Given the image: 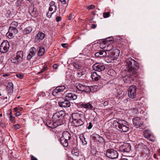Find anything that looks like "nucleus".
Listing matches in <instances>:
<instances>
[{
    "instance_id": "obj_1",
    "label": "nucleus",
    "mask_w": 160,
    "mask_h": 160,
    "mask_svg": "<svg viewBox=\"0 0 160 160\" xmlns=\"http://www.w3.org/2000/svg\"><path fill=\"white\" fill-rule=\"evenodd\" d=\"M127 75L123 77V80L125 82L129 83L133 80V78L136 77L137 71L139 68L138 63L131 58H128L126 61Z\"/></svg>"
},
{
    "instance_id": "obj_2",
    "label": "nucleus",
    "mask_w": 160,
    "mask_h": 160,
    "mask_svg": "<svg viewBox=\"0 0 160 160\" xmlns=\"http://www.w3.org/2000/svg\"><path fill=\"white\" fill-rule=\"evenodd\" d=\"M115 124L116 127L121 131L126 132L129 130L127 122L124 120H119L115 122Z\"/></svg>"
},
{
    "instance_id": "obj_3",
    "label": "nucleus",
    "mask_w": 160,
    "mask_h": 160,
    "mask_svg": "<svg viewBox=\"0 0 160 160\" xmlns=\"http://www.w3.org/2000/svg\"><path fill=\"white\" fill-rule=\"evenodd\" d=\"M64 112L61 111L54 114L52 117V119L57 123H61L62 121Z\"/></svg>"
},
{
    "instance_id": "obj_4",
    "label": "nucleus",
    "mask_w": 160,
    "mask_h": 160,
    "mask_svg": "<svg viewBox=\"0 0 160 160\" xmlns=\"http://www.w3.org/2000/svg\"><path fill=\"white\" fill-rule=\"evenodd\" d=\"M112 38H109L106 40L105 43L104 44V46L102 48L106 49L107 51H109L112 50L113 48V45L112 44L114 42V41L112 39H111Z\"/></svg>"
},
{
    "instance_id": "obj_5",
    "label": "nucleus",
    "mask_w": 160,
    "mask_h": 160,
    "mask_svg": "<svg viewBox=\"0 0 160 160\" xmlns=\"http://www.w3.org/2000/svg\"><path fill=\"white\" fill-rule=\"evenodd\" d=\"M106 156L110 159H115L118 157V154L116 150L113 149H108L107 151Z\"/></svg>"
},
{
    "instance_id": "obj_6",
    "label": "nucleus",
    "mask_w": 160,
    "mask_h": 160,
    "mask_svg": "<svg viewBox=\"0 0 160 160\" xmlns=\"http://www.w3.org/2000/svg\"><path fill=\"white\" fill-rule=\"evenodd\" d=\"M137 87L134 85L131 86L128 89V95L129 97L132 99L135 98L136 95Z\"/></svg>"
},
{
    "instance_id": "obj_7",
    "label": "nucleus",
    "mask_w": 160,
    "mask_h": 160,
    "mask_svg": "<svg viewBox=\"0 0 160 160\" xmlns=\"http://www.w3.org/2000/svg\"><path fill=\"white\" fill-rule=\"evenodd\" d=\"M132 122L134 126H137V128H139L140 129H144L146 127L143 125V122L139 117H135L132 119Z\"/></svg>"
},
{
    "instance_id": "obj_8",
    "label": "nucleus",
    "mask_w": 160,
    "mask_h": 160,
    "mask_svg": "<svg viewBox=\"0 0 160 160\" xmlns=\"http://www.w3.org/2000/svg\"><path fill=\"white\" fill-rule=\"evenodd\" d=\"M9 43L7 40L4 41L0 46V51L2 53L7 52L9 48Z\"/></svg>"
},
{
    "instance_id": "obj_9",
    "label": "nucleus",
    "mask_w": 160,
    "mask_h": 160,
    "mask_svg": "<svg viewBox=\"0 0 160 160\" xmlns=\"http://www.w3.org/2000/svg\"><path fill=\"white\" fill-rule=\"evenodd\" d=\"M18 32V31L16 28L10 27L8 32L6 33V36L9 38H12Z\"/></svg>"
},
{
    "instance_id": "obj_10",
    "label": "nucleus",
    "mask_w": 160,
    "mask_h": 160,
    "mask_svg": "<svg viewBox=\"0 0 160 160\" xmlns=\"http://www.w3.org/2000/svg\"><path fill=\"white\" fill-rule=\"evenodd\" d=\"M131 150V145L128 143H124L119 148V151L122 152H128Z\"/></svg>"
},
{
    "instance_id": "obj_11",
    "label": "nucleus",
    "mask_w": 160,
    "mask_h": 160,
    "mask_svg": "<svg viewBox=\"0 0 160 160\" xmlns=\"http://www.w3.org/2000/svg\"><path fill=\"white\" fill-rule=\"evenodd\" d=\"M92 68L94 71L99 72L104 70L105 67L102 63H96L93 65Z\"/></svg>"
},
{
    "instance_id": "obj_12",
    "label": "nucleus",
    "mask_w": 160,
    "mask_h": 160,
    "mask_svg": "<svg viewBox=\"0 0 160 160\" xmlns=\"http://www.w3.org/2000/svg\"><path fill=\"white\" fill-rule=\"evenodd\" d=\"M65 87L64 86H60L57 87L52 92V94L54 96H56L58 93L63 92L65 89Z\"/></svg>"
},
{
    "instance_id": "obj_13",
    "label": "nucleus",
    "mask_w": 160,
    "mask_h": 160,
    "mask_svg": "<svg viewBox=\"0 0 160 160\" xmlns=\"http://www.w3.org/2000/svg\"><path fill=\"white\" fill-rule=\"evenodd\" d=\"M78 89L81 91L85 92H89L91 91L90 87L82 84H79L77 86Z\"/></svg>"
},
{
    "instance_id": "obj_14",
    "label": "nucleus",
    "mask_w": 160,
    "mask_h": 160,
    "mask_svg": "<svg viewBox=\"0 0 160 160\" xmlns=\"http://www.w3.org/2000/svg\"><path fill=\"white\" fill-rule=\"evenodd\" d=\"M46 124L48 126L52 128H55L58 126L61 125V123H57L55 122H54L53 120L52 121H48L46 122Z\"/></svg>"
},
{
    "instance_id": "obj_15",
    "label": "nucleus",
    "mask_w": 160,
    "mask_h": 160,
    "mask_svg": "<svg viewBox=\"0 0 160 160\" xmlns=\"http://www.w3.org/2000/svg\"><path fill=\"white\" fill-rule=\"evenodd\" d=\"M49 11H52L53 10V12L51 13V14L56 12L57 10V7L55 5V3L54 1H51L49 3Z\"/></svg>"
},
{
    "instance_id": "obj_16",
    "label": "nucleus",
    "mask_w": 160,
    "mask_h": 160,
    "mask_svg": "<svg viewBox=\"0 0 160 160\" xmlns=\"http://www.w3.org/2000/svg\"><path fill=\"white\" fill-rule=\"evenodd\" d=\"M58 104L60 107L62 108L69 107L71 105L70 102L67 99L64 101L58 102Z\"/></svg>"
},
{
    "instance_id": "obj_17",
    "label": "nucleus",
    "mask_w": 160,
    "mask_h": 160,
    "mask_svg": "<svg viewBox=\"0 0 160 160\" xmlns=\"http://www.w3.org/2000/svg\"><path fill=\"white\" fill-rule=\"evenodd\" d=\"M77 96L74 93H68L66 96V99L69 100H75L77 98Z\"/></svg>"
},
{
    "instance_id": "obj_18",
    "label": "nucleus",
    "mask_w": 160,
    "mask_h": 160,
    "mask_svg": "<svg viewBox=\"0 0 160 160\" xmlns=\"http://www.w3.org/2000/svg\"><path fill=\"white\" fill-rule=\"evenodd\" d=\"M72 120H76L78 119L83 118L82 114L78 113H73L72 114Z\"/></svg>"
},
{
    "instance_id": "obj_19",
    "label": "nucleus",
    "mask_w": 160,
    "mask_h": 160,
    "mask_svg": "<svg viewBox=\"0 0 160 160\" xmlns=\"http://www.w3.org/2000/svg\"><path fill=\"white\" fill-rule=\"evenodd\" d=\"M83 118L78 119L76 120H72V122L76 127H79L82 125L84 122L82 120Z\"/></svg>"
},
{
    "instance_id": "obj_20",
    "label": "nucleus",
    "mask_w": 160,
    "mask_h": 160,
    "mask_svg": "<svg viewBox=\"0 0 160 160\" xmlns=\"http://www.w3.org/2000/svg\"><path fill=\"white\" fill-rule=\"evenodd\" d=\"M106 61L108 63H110L114 62V60H116V58H114L111 54L105 58Z\"/></svg>"
},
{
    "instance_id": "obj_21",
    "label": "nucleus",
    "mask_w": 160,
    "mask_h": 160,
    "mask_svg": "<svg viewBox=\"0 0 160 160\" xmlns=\"http://www.w3.org/2000/svg\"><path fill=\"white\" fill-rule=\"evenodd\" d=\"M23 57V52L22 51L18 52L17 53L16 56L15 57L18 62H20L22 60Z\"/></svg>"
},
{
    "instance_id": "obj_22",
    "label": "nucleus",
    "mask_w": 160,
    "mask_h": 160,
    "mask_svg": "<svg viewBox=\"0 0 160 160\" xmlns=\"http://www.w3.org/2000/svg\"><path fill=\"white\" fill-rule=\"evenodd\" d=\"M82 107L84 108H87L91 110L94 109V107L89 102L83 103L82 104Z\"/></svg>"
},
{
    "instance_id": "obj_23",
    "label": "nucleus",
    "mask_w": 160,
    "mask_h": 160,
    "mask_svg": "<svg viewBox=\"0 0 160 160\" xmlns=\"http://www.w3.org/2000/svg\"><path fill=\"white\" fill-rule=\"evenodd\" d=\"M61 138H63L64 139L67 140H69L71 138V135L67 131L63 132L62 133V136Z\"/></svg>"
},
{
    "instance_id": "obj_24",
    "label": "nucleus",
    "mask_w": 160,
    "mask_h": 160,
    "mask_svg": "<svg viewBox=\"0 0 160 160\" xmlns=\"http://www.w3.org/2000/svg\"><path fill=\"white\" fill-rule=\"evenodd\" d=\"M45 34L42 32H39L36 35V39L37 40H42L45 37Z\"/></svg>"
},
{
    "instance_id": "obj_25",
    "label": "nucleus",
    "mask_w": 160,
    "mask_h": 160,
    "mask_svg": "<svg viewBox=\"0 0 160 160\" xmlns=\"http://www.w3.org/2000/svg\"><path fill=\"white\" fill-rule=\"evenodd\" d=\"M91 78L95 80H98L101 78L100 76L98 75L97 72H94L92 73Z\"/></svg>"
},
{
    "instance_id": "obj_26",
    "label": "nucleus",
    "mask_w": 160,
    "mask_h": 160,
    "mask_svg": "<svg viewBox=\"0 0 160 160\" xmlns=\"http://www.w3.org/2000/svg\"><path fill=\"white\" fill-rule=\"evenodd\" d=\"M120 51L117 49H114L111 53V54L114 58H116L117 59V58L119 56Z\"/></svg>"
},
{
    "instance_id": "obj_27",
    "label": "nucleus",
    "mask_w": 160,
    "mask_h": 160,
    "mask_svg": "<svg viewBox=\"0 0 160 160\" xmlns=\"http://www.w3.org/2000/svg\"><path fill=\"white\" fill-rule=\"evenodd\" d=\"M60 141L61 143L63 146L67 147L68 145V140L64 139L63 138H60Z\"/></svg>"
},
{
    "instance_id": "obj_28",
    "label": "nucleus",
    "mask_w": 160,
    "mask_h": 160,
    "mask_svg": "<svg viewBox=\"0 0 160 160\" xmlns=\"http://www.w3.org/2000/svg\"><path fill=\"white\" fill-rule=\"evenodd\" d=\"M73 65L75 68L78 69H81L82 67V64L80 63L79 62H76L74 63L73 64Z\"/></svg>"
},
{
    "instance_id": "obj_29",
    "label": "nucleus",
    "mask_w": 160,
    "mask_h": 160,
    "mask_svg": "<svg viewBox=\"0 0 160 160\" xmlns=\"http://www.w3.org/2000/svg\"><path fill=\"white\" fill-rule=\"evenodd\" d=\"M32 30V28L31 27H28L24 29L23 33L25 34H28L30 33Z\"/></svg>"
},
{
    "instance_id": "obj_30",
    "label": "nucleus",
    "mask_w": 160,
    "mask_h": 160,
    "mask_svg": "<svg viewBox=\"0 0 160 160\" xmlns=\"http://www.w3.org/2000/svg\"><path fill=\"white\" fill-rule=\"evenodd\" d=\"M45 52V49L44 48L39 47L38 52V55L39 56H42Z\"/></svg>"
},
{
    "instance_id": "obj_31",
    "label": "nucleus",
    "mask_w": 160,
    "mask_h": 160,
    "mask_svg": "<svg viewBox=\"0 0 160 160\" xmlns=\"http://www.w3.org/2000/svg\"><path fill=\"white\" fill-rule=\"evenodd\" d=\"M29 53L31 54L32 56H34L36 53V49L34 47H32L30 49Z\"/></svg>"
},
{
    "instance_id": "obj_32",
    "label": "nucleus",
    "mask_w": 160,
    "mask_h": 160,
    "mask_svg": "<svg viewBox=\"0 0 160 160\" xmlns=\"http://www.w3.org/2000/svg\"><path fill=\"white\" fill-rule=\"evenodd\" d=\"M72 153L73 156H78L79 155L78 150L76 149H73L72 151Z\"/></svg>"
},
{
    "instance_id": "obj_33",
    "label": "nucleus",
    "mask_w": 160,
    "mask_h": 160,
    "mask_svg": "<svg viewBox=\"0 0 160 160\" xmlns=\"http://www.w3.org/2000/svg\"><path fill=\"white\" fill-rule=\"evenodd\" d=\"M99 52L100 53V57H106V56L107 54V52L105 51L102 50L99 51Z\"/></svg>"
},
{
    "instance_id": "obj_34",
    "label": "nucleus",
    "mask_w": 160,
    "mask_h": 160,
    "mask_svg": "<svg viewBox=\"0 0 160 160\" xmlns=\"http://www.w3.org/2000/svg\"><path fill=\"white\" fill-rule=\"evenodd\" d=\"M11 26L10 27H12V28H16L18 25V23L16 21H13L11 24Z\"/></svg>"
},
{
    "instance_id": "obj_35",
    "label": "nucleus",
    "mask_w": 160,
    "mask_h": 160,
    "mask_svg": "<svg viewBox=\"0 0 160 160\" xmlns=\"http://www.w3.org/2000/svg\"><path fill=\"white\" fill-rule=\"evenodd\" d=\"M85 74V72L83 71H81L78 72H77V76L78 77H80L82 75H83Z\"/></svg>"
},
{
    "instance_id": "obj_36",
    "label": "nucleus",
    "mask_w": 160,
    "mask_h": 160,
    "mask_svg": "<svg viewBox=\"0 0 160 160\" xmlns=\"http://www.w3.org/2000/svg\"><path fill=\"white\" fill-rule=\"evenodd\" d=\"M103 14L104 18H107L109 17L110 16V13L109 12H103Z\"/></svg>"
},
{
    "instance_id": "obj_37",
    "label": "nucleus",
    "mask_w": 160,
    "mask_h": 160,
    "mask_svg": "<svg viewBox=\"0 0 160 160\" xmlns=\"http://www.w3.org/2000/svg\"><path fill=\"white\" fill-rule=\"evenodd\" d=\"M11 61L12 63H17L18 62H18V61L15 57L11 58Z\"/></svg>"
},
{
    "instance_id": "obj_38",
    "label": "nucleus",
    "mask_w": 160,
    "mask_h": 160,
    "mask_svg": "<svg viewBox=\"0 0 160 160\" xmlns=\"http://www.w3.org/2000/svg\"><path fill=\"white\" fill-rule=\"evenodd\" d=\"M80 139L82 140V143H83V144L86 145L87 144V142L85 138L83 136Z\"/></svg>"
},
{
    "instance_id": "obj_39",
    "label": "nucleus",
    "mask_w": 160,
    "mask_h": 160,
    "mask_svg": "<svg viewBox=\"0 0 160 160\" xmlns=\"http://www.w3.org/2000/svg\"><path fill=\"white\" fill-rule=\"evenodd\" d=\"M48 69V67L47 66H45L43 67V68L42 69L41 71L38 72V74H40L42 73L45 71L47 70Z\"/></svg>"
},
{
    "instance_id": "obj_40",
    "label": "nucleus",
    "mask_w": 160,
    "mask_h": 160,
    "mask_svg": "<svg viewBox=\"0 0 160 160\" xmlns=\"http://www.w3.org/2000/svg\"><path fill=\"white\" fill-rule=\"evenodd\" d=\"M7 88H9L12 90L13 88V83L12 82L8 83L7 86Z\"/></svg>"
},
{
    "instance_id": "obj_41",
    "label": "nucleus",
    "mask_w": 160,
    "mask_h": 160,
    "mask_svg": "<svg viewBox=\"0 0 160 160\" xmlns=\"http://www.w3.org/2000/svg\"><path fill=\"white\" fill-rule=\"evenodd\" d=\"M114 71L113 70L110 69L108 70V73L109 75L112 76L113 75L112 73H114Z\"/></svg>"
},
{
    "instance_id": "obj_42",
    "label": "nucleus",
    "mask_w": 160,
    "mask_h": 160,
    "mask_svg": "<svg viewBox=\"0 0 160 160\" xmlns=\"http://www.w3.org/2000/svg\"><path fill=\"white\" fill-rule=\"evenodd\" d=\"M10 120L12 122H13L14 119V117H13L11 114V112L10 113Z\"/></svg>"
},
{
    "instance_id": "obj_43",
    "label": "nucleus",
    "mask_w": 160,
    "mask_h": 160,
    "mask_svg": "<svg viewBox=\"0 0 160 160\" xmlns=\"http://www.w3.org/2000/svg\"><path fill=\"white\" fill-rule=\"evenodd\" d=\"M98 140L100 142H104V140L103 138L102 137H100L99 136H98Z\"/></svg>"
},
{
    "instance_id": "obj_44",
    "label": "nucleus",
    "mask_w": 160,
    "mask_h": 160,
    "mask_svg": "<svg viewBox=\"0 0 160 160\" xmlns=\"http://www.w3.org/2000/svg\"><path fill=\"white\" fill-rule=\"evenodd\" d=\"M95 8L94 5H92L88 7V9L89 10L90 9H93Z\"/></svg>"
},
{
    "instance_id": "obj_45",
    "label": "nucleus",
    "mask_w": 160,
    "mask_h": 160,
    "mask_svg": "<svg viewBox=\"0 0 160 160\" xmlns=\"http://www.w3.org/2000/svg\"><path fill=\"white\" fill-rule=\"evenodd\" d=\"M13 127L16 129H19L20 128V126L18 124H15L13 125Z\"/></svg>"
},
{
    "instance_id": "obj_46",
    "label": "nucleus",
    "mask_w": 160,
    "mask_h": 160,
    "mask_svg": "<svg viewBox=\"0 0 160 160\" xmlns=\"http://www.w3.org/2000/svg\"><path fill=\"white\" fill-rule=\"evenodd\" d=\"M17 77L20 78H22L23 77V75L22 74H17Z\"/></svg>"
},
{
    "instance_id": "obj_47",
    "label": "nucleus",
    "mask_w": 160,
    "mask_h": 160,
    "mask_svg": "<svg viewBox=\"0 0 160 160\" xmlns=\"http://www.w3.org/2000/svg\"><path fill=\"white\" fill-rule=\"evenodd\" d=\"M123 93L122 94V93L121 94L118 93L117 95V97H118V99H120L123 96Z\"/></svg>"
},
{
    "instance_id": "obj_48",
    "label": "nucleus",
    "mask_w": 160,
    "mask_h": 160,
    "mask_svg": "<svg viewBox=\"0 0 160 160\" xmlns=\"http://www.w3.org/2000/svg\"><path fill=\"white\" fill-rule=\"evenodd\" d=\"M33 56H32L31 54H30L29 53V54L27 56V59L28 60H30L32 58Z\"/></svg>"
},
{
    "instance_id": "obj_49",
    "label": "nucleus",
    "mask_w": 160,
    "mask_h": 160,
    "mask_svg": "<svg viewBox=\"0 0 160 160\" xmlns=\"http://www.w3.org/2000/svg\"><path fill=\"white\" fill-rule=\"evenodd\" d=\"M92 124L91 122H90L89 123V125L88 127V129H90L92 128Z\"/></svg>"
},
{
    "instance_id": "obj_50",
    "label": "nucleus",
    "mask_w": 160,
    "mask_h": 160,
    "mask_svg": "<svg viewBox=\"0 0 160 160\" xmlns=\"http://www.w3.org/2000/svg\"><path fill=\"white\" fill-rule=\"evenodd\" d=\"M100 52H98L96 53L95 54V55L96 56V57H100Z\"/></svg>"
},
{
    "instance_id": "obj_51",
    "label": "nucleus",
    "mask_w": 160,
    "mask_h": 160,
    "mask_svg": "<svg viewBox=\"0 0 160 160\" xmlns=\"http://www.w3.org/2000/svg\"><path fill=\"white\" fill-rule=\"evenodd\" d=\"M58 67V65L57 64H54L53 66V68L55 69H57Z\"/></svg>"
},
{
    "instance_id": "obj_52",
    "label": "nucleus",
    "mask_w": 160,
    "mask_h": 160,
    "mask_svg": "<svg viewBox=\"0 0 160 160\" xmlns=\"http://www.w3.org/2000/svg\"><path fill=\"white\" fill-rule=\"evenodd\" d=\"M108 101H105L103 103V105L104 106H107L108 105Z\"/></svg>"
},
{
    "instance_id": "obj_53",
    "label": "nucleus",
    "mask_w": 160,
    "mask_h": 160,
    "mask_svg": "<svg viewBox=\"0 0 160 160\" xmlns=\"http://www.w3.org/2000/svg\"><path fill=\"white\" fill-rule=\"evenodd\" d=\"M61 19V18L60 17H57L56 18V21L58 22L60 21Z\"/></svg>"
},
{
    "instance_id": "obj_54",
    "label": "nucleus",
    "mask_w": 160,
    "mask_h": 160,
    "mask_svg": "<svg viewBox=\"0 0 160 160\" xmlns=\"http://www.w3.org/2000/svg\"><path fill=\"white\" fill-rule=\"evenodd\" d=\"M59 0L63 4H65L66 3V0Z\"/></svg>"
},
{
    "instance_id": "obj_55",
    "label": "nucleus",
    "mask_w": 160,
    "mask_h": 160,
    "mask_svg": "<svg viewBox=\"0 0 160 160\" xmlns=\"http://www.w3.org/2000/svg\"><path fill=\"white\" fill-rule=\"evenodd\" d=\"M21 115V113L19 112H18L15 114V115L17 117Z\"/></svg>"
},
{
    "instance_id": "obj_56",
    "label": "nucleus",
    "mask_w": 160,
    "mask_h": 160,
    "mask_svg": "<svg viewBox=\"0 0 160 160\" xmlns=\"http://www.w3.org/2000/svg\"><path fill=\"white\" fill-rule=\"evenodd\" d=\"M31 160H38L37 159L34 157V156L32 155L31 156Z\"/></svg>"
},
{
    "instance_id": "obj_57",
    "label": "nucleus",
    "mask_w": 160,
    "mask_h": 160,
    "mask_svg": "<svg viewBox=\"0 0 160 160\" xmlns=\"http://www.w3.org/2000/svg\"><path fill=\"white\" fill-rule=\"evenodd\" d=\"M67 44H66V43H62V44L61 45L63 48H66V47L65 46Z\"/></svg>"
},
{
    "instance_id": "obj_58",
    "label": "nucleus",
    "mask_w": 160,
    "mask_h": 160,
    "mask_svg": "<svg viewBox=\"0 0 160 160\" xmlns=\"http://www.w3.org/2000/svg\"><path fill=\"white\" fill-rule=\"evenodd\" d=\"M96 25L95 24H93L92 25V28H96Z\"/></svg>"
},
{
    "instance_id": "obj_59",
    "label": "nucleus",
    "mask_w": 160,
    "mask_h": 160,
    "mask_svg": "<svg viewBox=\"0 0 160 160\" xmlns=\"http://www.w3.org/2000/svg\"><path fill=\"white\" fill-rule=\"evenodd\" d=\"M9 75L8 74H5L3 75V76L4 77H6L8 76Z\"/></svg>"
},
{
    "instance_id": "obj_60",
    "label": "nucleus",
    "mask_w": 160,
    "mask_h": 160,
    "mask_svg": "<svg viewBox=\"0 0 160 160\" xmlns=\"http://www.w3.org/2000/svg\"><path fill=\"white\" fill-rule=\"evenodd\" d=\"M14 110H15V111L16 112H17L18 111V108H14Z\"/></svg>"
},
{
    "instance_id": "obj_61",
    "label": "nucleus",
    "mask_w": 160,
    "mask_h": 160,
    "mask_svg": "<svg viewBox=\"0 0 160 160\" xmlns=\"http://www.w3.org/2000/svg\"><path fill=\"white\" fill-rule=\"evenodd\" d=\"M120 160H128L126 158H123V159H121Z\"/></svg>"
},
{
    "instance_id": "obj_62",
    "label": "nucleus",
    "mask_w": 160,
    "mask_h": 160,
    "mask_svg": "<svg viewBox=\"0 0 160 160\" xmlns=\"http://www.w3.org/2000/svg\"><path fill=\"white\" fill-rule=\"evenodd\" d=\"M22 108H18V109L19 110H22Z\"/></svg>"
},
{
    "instance_id": "obj_63",
    "label": "nucleus",
    "mask_w": 160,
    "mask_h": 160,
    "mask_svg": "<svg viewBox=\"0 0 160 160\" xmlns=\"http://www.w3.org/2000/svg\"><path fill=\"white\" fill-rule=\"evenodd\" d=\"M49 14V12H48L47 14V16L48 17H49V15H48V14Z\"/></svg>"
},
{
    "instance_id": "obj_64",
    "label": "nucleus",
    "mask_w": 160,
    "mask_h": 160,
    "mask_svg": "<svg viewBox=\"0 0 160 160\" xmlns=\"http://www.w3.org/2000/svg\"><path fill=\"white\" fill-rule=\"evenodd\" d=\"M103 44V43H101V44H100V46L101 47L102 46V45Z\"/></svg>"
}]
</instances>
